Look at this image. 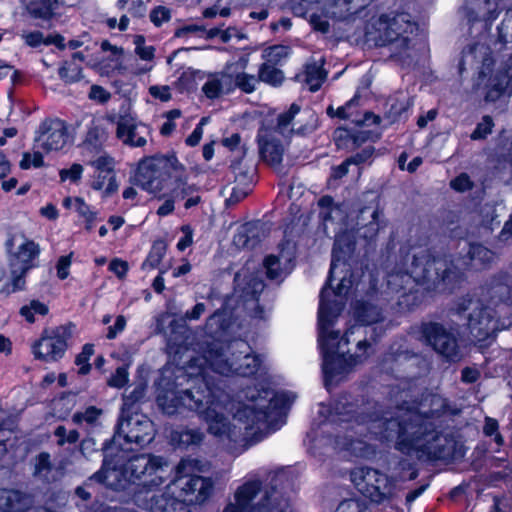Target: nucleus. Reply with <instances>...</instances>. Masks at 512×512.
<instances>
[{"instance_id":"obj_6","label":"nucleus","mask_w":512,"mask_h":512,"mask_svg":"<svg viewBox=\"0 0 512 512\" xmlns=\"http://www.w3.org/2000/svg\"><path fill=\"white\" fill-rule=\"evenodd\" d=\"M193 362L199 366L205 380L207 368L223 376L251 377L260 369L262 359L252 352L247 342L234 340L229 343H211L203 356Z\"/></svg>"},{"instance_id":"obj_20","label":"nucleus","mask_w":512,"mask_h":512,"mask_svg":"<svg viewBox=\"0 0 512 512\" xmlns=\"http://www.w3.org/2000/svg\"><path fill=\"white\" fill-rule=\"evenodd\" d=\"M69 140L67 126L60 119L44 120L38 130L35 141L46 152L62 150Z\"/></svg>"},{"instance_id":"obj_27","label":"nucleus","mask_w":512,"mask_h":512,"mask_svg":"<svg viewBox=\"0 0 512 512\" xmlns=\"http://www.w3.org/2000/svg\"><path fill=\"white\" fill-rule=\"evenodd\" d=\"M264 224L256 222H248L240 227L234 235L233 242L236 246L242 248H254L264 237Z\"/></svg>"},{"instance_id":"obj_4","label":"nucleus","mask_w":512,"mask_h":512,"mask_svg":"<svg viewBox=\"0 0 512 512\" xmlns=\"http://www.w3.org/2000/svg\"><path fill=\"white\" fill-rule=\"evenodd\" d=\"M169 478V462L166 458L152 453H141L129 457L121 464L114 459H107L106 455L101 470L90 479L114 490L133 487L134 500L139 506L152 512H167V508L175 504V498L161 496L159 499L153 495L149 501H142L140 496L157 491Z\"/></svg>"},{"instance_id":"obj_51","label":"nucleus","mask_w":512,"mask_h":512,"mask_svg":"<svg viewBox=\"0 0 512 512\" xmlns=\"http://www.w3.org/2000/svg\"><path fill=\"white\" fill-rule=\"evenodd\" d=\"M494 126L493 120L490 116L486 115L482 118V121L477 124V127L471 134V139L479 140L484 139L492 132Z\"/></svg>"},{"instance_id":"obj_24","label":"nucleus","mask_w":512,"mask_h":512,"mask_svg":"<svg viewBox=\"0 0 512 512\" xmlns=\"http://www.w3.org/2000/svg\"><path fill=\"white\" fill-rule=\"evenodd\" d=\"M200 80H204L202 85V92L208 99L219 98L224 93L233 91V83L228 72H217L205 74L202 72L196 73Z\"/></svg>"},{"instance_id":"obj_33","label":"nucleus","mask_w":512,"mask_h":512,"mask_svg":"<svg viewBox=\"0 0 512 512\" xmlns=\"http://www.w3.org/2000/svg\"><path fill=\"white\" fill-rule=\"evenodd\" d=\"M322 60L307 63L303 73V81L309 86L312 92L320 89L326 79L327 73L322 67Z\"/></svg>"},{"instance_id":"obj_63","label":"nucleus","mask_w":512,"mask_h":512,"mask_svg":"<svg viewBox=\"0 0 512 512\" xmlns=\"http://www.w3.org/2000/svg\"><path fill=\"white\" fill-rule=\"evenodd\" d=\"M450 186L458 192H464L471 189L473 184L469 176L462 173L451 181Z\"/></svg>"},{"instance_id":"obj_64","label":"nucleus","mask_w":512,"mask_h":512,"mask_svg":"<svg viewBox=\"0 0 512 512\" xmlns=\"http://www.w3.org/2000/svg\"><path fill=\"white\" fill-rule=\"evenodd\" d=\"M149 93L152 97L162 102H167L171 99L170 87L167 85H153L149 88Z\"/></svg>"},{"instance_id":"obj_9","label":"nucleus","mask_w":512,"mask_h":512,"mask_svg":"<svg viewBox=\"0 0 512 512\" xmlns=\"http://www.w3.org/2000/svg\"><path fill=\"white\" fill-rule=\"evenodd\" d=\"M184 172V165L174 153L155 155L139 162L135 182L149 193H158L164 189L167 178Z\"/></svg>"},{"instance_id":"obj_42","label":"nucleus","mask_w":512,"mask_h":512,"mask_svg":"<svg viewBox=\"0 0 512 512\" xmlns=\"http://www.w3.org/2000/svg\"><path fill=\"white\" fill-rule=\"evenodd\" d=\"M58 73L61 80L68 84L78 82L82 78V68L73 62L65 61Z\"/></svg>"},{"instance_id":"obj_17","label":"nucleus","mask_w":512,"mask_h":512,"mask_svg":"<svg viewBox=\"0 0 512 512\" xmlns=\"http://www.w3.org/2000/svg\"><path fill=\"white\" fill-rule=\"evenodd\" d=\"M300 110V106L293 103L287 111L277 116L275 125L263 126L261 129H271L273 130V135L281 136L285 139L290 138L294 134L306 136L314 132L318 127L317 115L310 110H306L301 113V118L294 122V118L300 114Z\"/></svg>"},{"instance_id":"obj_18","label":"nucleus","mask_w":512,"mask_h":512,"mask_svg":"<svg viewBox=\"0 0 512 512\" xmlns=\"http://www.w3.org/2000/svg\"><path fill=\"white\" fill-rule=\"evenodd\" d=\"M125 410L123 409V414ZM154 423L144 414L134 413L120 419L113 443L121 445V439L126 443H134L140 447L151 443L155 437Z\"/></svg>"},{"instance_id":"obj_44","label":"nucleus","mask_w":512,"mask_h":512,"mask_svg":"<svg viewBox=\"0 0 512 512\" xmlns=\"http://www.w3.org/2000/svg\"><path fill=\"white\" fill-rule=\"evenodd\" d=\"M289 49L283 45H274L263 51L262 57L265 63L277 65L282 59L288 56Z\"/></svg>"},{"instance_id":"obj_46","label":"nucleus","mask_w":512,"mask_h":512,"mask_svg":"<svg viewBox=\"0 0 512 512\" xmlns=\"http://www.w3.org/2000/svg\"><path fill=\"white\" fill-rule=\"evenodd\" d=\"M178 442L182 446L198 445L204 439V433L199 429H185L176 433Z\"/></svg>"},{"instance_id":"obj_41","label":"nucleus","mask_w":512,"mask_h":512,"mask_svg":"<svg viewBox=\"0 0 512 512\" xmlns=\"http://www.w3.org/2000/svg\"><path fill=\"white\" fill-rule=\"evenodd\" d=\"M102 414V410L95 406L86 408L83 412H76L72 416L73 423L77 425L86 424L87 426H95Z\"/></svg>"},{"instance_id":"obj_57","label":"nucleus","mask_w":512,"mask_h":512,"mask_svg":"<svg viewBox=\"0 0 512 512\" xmlns=\"http://www.w3.org/2000/svg\"><path fill=\"white\" fill-rule=\"evenodd\" d=\"M333 138L338 148H345L352 141V133L347 128L339 127L334 131Z\"/></svg>"},{"instance_id":"obj_43","label":"nucleus","mask_w":512,"mask_h":512,"mask_svg":"<svg viewBox=\"0 0 512 512\" xmlns=\"http://www.w3.org/2000/svg\"><path fill=\"white\" fill-rule=\"evenodd\" d=\"M91 165L99 174L110 175L114 173V159L107 153L103 152L99 154L95 159L89 161Z\"/></svg>"},{"instance_id":"obj_30","label":"nucleus","mask_w":512,"mask_h":512,"mask_svg":"<svg viewBox=\"0 0 512 512\" xmlns=\"http://www.w3.org/2000/svg\"><path fill=\"white\" fill-rule=\"evenodd\" d=\"M467 256L470 260L469 265L474 269L488 268L496 259V254L479 243H471Z\"/></svg>"},{"instance_id":"obj_3","label":"nucleus","mask_w":512,"mask_h":512,"mask_svg":"<svg viewBox=\"0 0 512 512\" xmlns=\"http://www.w3.org/2000/svg\"><path fill=\"white\" fill-rule=\"evenodd\" d=\"M446 400L437 394H427L412 406H397L376 421L373 429L381 438L396 439V449L402 453L416 452L418 458H440L441 437L435 420L445 412Z\"/></svg>"},{"instance_id":"obj_50","label":"nucleus","mask_w":512,"mask_h":512,"mask_svg":"<svg viewBox=\"0 0 512 512\" xmlns=\"http://www.w3.org/2000/svg\"><path fill=\"white\" fill-rule=\"evenodd\" d=\"M106 139V130L100 124L93 123L87 132L86 143L93 146H98L101 145Z\"/></svg>"},{"instance_id":"obj_19","label":"nucleus","mask_w":512,"mask_h":512,"mask_svg":"<svg viewBox=\"0 0 512 512\" xmlns=\"http://www.w3.org/2000/svg\"><path fill=\"white\" fill-rule=\"evenodd\" d=\"M69 336L70 332L65 326L43 330L41 337L32 345L34 357L45 362L58 361L67 350Z\"/></svg>"},{"instance_id":"obj_53","label":"nucleus","mask_w":512,"mask_h":512,"mask_svg":"<svg viewBox=\"0 0 512 512\" xmlns=\"http://www.w3.org/2000/svg\"><path fill=\"white\" fill-rule=\"evenodd\" d=\"M129 379V373L127 368L118 367L114 374L108 380V385L114 388H122L124 387Z\"/></svg>"},{"instance_id":"obj_47","label":"nucleus","mask_w":512,"mask_h":512,"mask_svg":"<svg viewBox=\"0 0 512 512\" xmlns=\"http://www.w3.org/2000/svg\"><path fill=\"white\" fill-rule=\"evenodd\" d=\"M136 55L144 61H152L154 59L155 48L145 45V37L136 35L133 39Z\"/></svg>"},{"instance_id":"obj_49","label":"nucleus","mask_w":512,"mask_h":512,"mask_svg":"<svg viewBox=\"0 0 512 512\" xmlns=\"http://www.w3.org/2000/svg\"><path fill=\"white\" fill-rule=\"evenodd\" d=\"M54 436L57 438V444L63 446L65 444H74L79 440V433L77 430H70L60 425L54 430Z\"/></svg>"},{"instance_id":"obj_61","label":"nucleus","mask_w":512,"mask_h":512,"mask_svg":"<svg viewBox=\"0 0 512 512\" xmlns=\"http://www.w3.org/2000/svg\"><path fill=\"white\" fill-rule=\"evenodd\" d=\"M82 173H83L82 165L75 163L69 169L61 170L60 178L62 181L69 179L72 182H76L81 178Z\"/></svg>"},{"instance_id":"obj_1","label":"nucleus","mask_w":512,"mask_h":512,"mask_svg":"<svg viewBox=\"0 0 512 512\" xmlns=\"http://www.w3.org/2000/svg\"><path fill=\"white\" fill-rule=\"evenodd\" d=\"M204 386L205 390L160 389L158 406L168 415L182 408L197 412L207 424L208 433L230 450L247 449L277 431L292 403L288 393L248 387L242 391L246 402L236 404L229 394L210 386L207 380Z\"/></svg>"},{"instance_id":"obj_38","label":"nucleus","mask_w":512,"mask_h":512,"mask_svg":"<svg viewBox=\"0 0 512 512\" xmlns=\"http://www.w3.org/2000/svg\"><path fill=\"white\" fill-rule=\"evenodd\" d=\"M173 177L175 181L170 192L173 199L183 200L197 192L198 188L186 181L185 172L183 174H174Z\"/></svg>"},{"instance_id":"obj_62","label":"nucleus","mask_w":512,"mask_h":512,"mask_svg":"<svg viewBox=\"0 0 512 512\" xmlns=\"http://www.w3.org/2000/svg\"><path fill=\"white\" fill-rule=\"evenodd\" d=\"M127 320L123 315H118L116 317L115 323L112 326L108 327L107 331V339L112 340L115 339L120 333H122L126 327Z\"/></svg>"},{"instance_id":"obj_32","label":"nucleus","mask_w":512,"mask_h":512,"mask_svg":"<svg viewBox=\"0 0 512 512\" xmlns=\"http://www.w3.org/2000/svg\"><path fill=\"white\" fill-rule=\"evenodd\" d=\"M60 4L61 0H34L27 5V11L35 19L50 20Z\"/></svg>"},{"instance_id":"obj_39","label":"nucleus","mask_w":512,"mask_h":512,"mask_svg":"<svg viewBox=\"0 0 512 512\" xmlns=\"http://www.w3.org/2000/svg\"><path fill=\"white\" fill-rule=\"evenodd\" d=\"M284 73L276 68V65L263 63L258 70L259 82H264L271 86H279L284 81Z\"/></svg>"},{"instance_id":"obj_15","label":"nucleus","mask_w":512,"mask_h":512,"mask_svg":"<svg viewBox=\"0 0 512 512\" xmlns=\"http://www.w3.org/2000/svg\"><path fill=\"white\" fill-rule=\"evenodd\" d=\"M329 418L330 422L337 426L334 435V449L337 454L350 462L352 457L350 438L352 402L350 395H343L335 400Z\"/></svg>"},{"instance_id":"obj_36","label":"nucleus","mask_w":512,"mask_h":512,"mask_svg":"<svg viewBox=\"0 0 512 512\" xmlns=\"http://www.w3.org/2000/svg\"><path fill=\"white\" fill-rule=\"evenodd\" d=\"M414 283H416V280H414L411 268L407 272H391L387 276V286L392 292L398 293L402 290H410Z\"/></svg>"},{"instance_id":"obj_8","label":"nucleus","mask_w":512,"mask_h":512,"mask_svg":"<svg viewBox=\"0 0 512 512\" xmlns=\"http://www.w3.org/2000/svg\"><path fill=\"white\" fill-rule=\"evenodd\" d=\"M478 62H481V67L473 89L483 92L487 101H495L502 95L512 78V69L508 68L495 72L492 68L493 59L490 48L485 44L476 43L463 52L460 71L463 70L464 64Z\"/></svg>"},{"instance_id":"obj_23","label":"nucleus","mask_w":512,"mask_h":512,"mask_svg":"<svg viewBox=\"0 0 512 512\" xmlns=\"http://www.w3.org/2000/svg\"><path fill=\"white\" fill-rule=\"evenodd\" d=\"M501 0H470L464 7L465 16L469 23L483 21L485 27L491 24L502 9Z\"/></svg>"},{"instance_id":"obj_37","label":"nucleus","mask_w":512,"mask_h":512,"mask_svg":"<svg viewBox=\"0 0 512 512\" xmlns=\"http://www.w3.org/2000/svg\"><path fill=\"white\" fill-rule=\"evenodd\" d=\"M233 83V90L238 88L246 94L253 93L259 84L258 76L243 71L228 72Z\"/></svg>"},{"instance_id":"obj_10","label":"nucleus","mask_w":512,"mask_h":512,"mask_svg":"<svg viewBox=\"0 0 512 512\" xmlns=\"http://www.w3.org/2000/svg\"><path fill=\"white\" fill-rule=\"evenodd\" d=\"M6 248L11 252V291L23 290L25 286L24 277L34 267L33 261L40 253L39 245L28 239L23 232L16 231L9 234Z\"/></svg>"},{"instance_id":"obj_2","label":"nucleus","mask_w":512,"mask_h":512,"mask_svg":"<svg viewBox=\"0 0 512 512\" xmlns=\"http://www.w3.org/2000/svg\"><path fill=\"white\" fill-rule=\"evenodd\" d=\"M352 241L348 233L335 238L332 261L326 284L320 292L318 309V342L323 356L322 369L328 390L350 373L352 355L348 331L343 336L329 331L334 319L343 310L352 288Z\"/></svg>"},{"instance_id":"obj_45","label":"nucleus","mask_w":512,"mask_h":512,"mask_svg":"<svg viewBox=\"0 0 512 512\" xmlns=\"http://www.w3.org/2000/svg\"><path fill=\"white\" fill-rule=\"evenodd\" d=\"M93 354L94 346L92 344H85L82 351L75 358V364L79 366V374L87 375L90 372L91 365L89 360Z\"/></svg>"},{"instance_id":"obj_7","label":"nucleus","mask_w":512,"mask_h":512,"mask_svg":"<svg viewBox=\"0 0 512 512\" xmlns=\"http://www.w3.org/2000/svg\"><path fill=\"white\" fill-rule=\"evenodd\" d=\"M289 486L283 471L274 473L265 487L258 480H248L236 489L234 502L222 512H289Z\"/></svg>"},{"instance_id":"obj_40","label":"nucleus","mask_w":512,"mask_h":512,"mask_svg":"<svg viewBox=\"0 0 512 512\" xmlns=\"http://www.w3.org/2000/svg\"><path fill=\"white\" fill-rule=\"evenodd\" d=\"M167 245L163 240H157L153 243L152 248L146 258V260L142 263V269H154L156 268L160 262L162 261L165 253H166Z\"/></svg>"},{"instance_id":"obj_16","label":"nucleus","mask_w":512,"mask_h":512,"mask_svg":"<svg viewBox=\"0 0 512 512\" xmlns=\"http://www.w3.org/2000/svg\"><path fill=\"white\" fill-rule=\"evenodd\" d=\"M421 333L425 342L447 361L459 362L463 358V351L454 330L440 323L428 322L422 324Z\"/></svg>"},{"instance_id":"obj_60","label":"nucleus","mask_w":512,"mask_h":512,"mask_svg":"<svg viewBox=\"0 0 512 512\" xmlns=\"http://www.w3.org/2000/svg\"><path fill=\"white\" fill-rule=\"evenodd\" d=\"M43 165V156L40 152H35L33 155L30 153H24L23 158L20 162V167L22 169H29L31 166L33 167H41Z\"/></svg>"},{"instance_id":"obj_52","label":"nucleus","mask_w":512,"mask_h":512,"mask_svg":"<svg viewBox=\"0 0 512 512\" xmlns=\"http://www.w3.org/2000/svg\"><path fill=\"white\" fill-rule=\"evenodd\" d=\"M352 164V156L347 157L340 165L331 168V175L328 181L330 186H333L336 181L342 179L349 172L350 165Z\"/></svg>"},{"instance_id":"obj_34","label":"nucleus","mask_w":512,"mask_h":512,"mask_svg":"<svg viewBox=\"0 0 512 512\" xmlns=\"http://www.w3.org/2000/svg\"><path fill=\"white\" fill-rule=\"evenodd\" d=\"M34 475L46 483H51L58 479L60 472L53 468L49 453L42 452L38 455Z\"/></svg>"},{"instance_id":"obj_29","label":"nucleus","mask_w":512,"mask_h":512,"mask_svg":"<svg viewBox=\"0 0 512 512\" xmlns=\"http://www.w3.org/2000/svg\"><path fill=\"white\" fill-rule=\"evenodd\" d=\"M320 217L324 222H342L347 218L344 204H336L331 196L325 195L318 201Z\"/></svg>"},{"instance_id":"obj_56","label":"nucleus","mask_w":512,"mask_h":512,"mask_svg":"<svg viewBox=\"0 0 512 512\" xmlns=\"http://www.w3.org/2000/svg\"><path fill=\"white\" fill-rule=\"evenodd\" d=\"M170 17L171 14L169 9L163 6L156 7L150 13V20L157 27L161 26L164 22L169 21Z\"/></svg>"},{"instance_id":"obj_26","label":"nucleus","mask_w":512,"mask_h":512,"mask_svg":"<svg viewBox=\"0 0 512 512\" xmlns=\"http://www.w3.org/2000/svg\"><path fill=\"white\" fill-rule=\"evenodd\" d=\"M378 208L376 205H369L359 211L357 216V234L364 239H373L379 230Z\"/></svg>"},{"instance_id":"obj_5","label":"nucleus","mask_w":512,"mask_h":512,"mask_svg":"<svg viewBox=\"0 0 512 512\" xmlns=\"http://www.w3.org/2000/svg\"><path fill=\"white\" fill-rule=\"evenodd\" d=\"M417 23L407 12L389 11L371 17L364 27L365 43L385 47L393 51L392 57L401 63L411 58V37Z\"/></svg>"},{"instance_id":"obj_35","label":"nucleus","mask_w":512,"mask_h":512,"mask_svg":"<svg viewBox=\"0 0 512 512\" xmlns=\"http://www.w3.org/2000/svg\"><path fill=\"white\" fill-rule=\"evenodd\" d=\"M382 319L381 310L370 303H357L354 307V321L363 325L376 323Z\"/></svg>"},{"instance_id":"obj_55","label":"nucleus","mask_w":512,"mask_h":512,"mask_svg":"<svg viewBox=\"0 0 512 512\" xmlns=\"http://www.w3.org/2000/svg\"><path fill=\"white\" fill-rule=\"evenodd\" d=\"M74 209L88 223H92L96 218V214L91 211L89 205H87L81 198L74 199Z\"/></svg>"},{"instance_id":"obj_28","label":"nucleus","mask_w":512,"mask_h":512,"mask_svg":"<svg viewBox=\"0 0 512 512\" xmlns=\"http://www.w3.org/2000/svg\"><path fill=\"white\" fill-rule=\"evenodd\" d=\"M380 123V117L366 112L362 119L354 120V146L358 142H365L377 138L376 128Z\"/></svg>"},{"instance_id":"obj_25","label":"nucleus","mask_w":512,"mask_h":512,"mask_svg":"<svg viewBox=\"0 0 512 512\" xmlns=\"http://www.w3.org/2000/svg\"><path fill=\"white\" fill-rule=\"evenodd\" d=\"M257 140L263 160L271 165H279L283 158L284 147L281 140L273 135V130L260 128Z\"/></svg>"},{"instance_id":"obj_11","label":"nucleus","mask_w":512,"mask_h":512,"mask_svg":"<svg viewBox=\"0 0 512 512\" xmlns=\"http://www.w3.org/2000/svg\"><path fill=\"white\" fill-rule=\"evenodd\" d=\"M193 460L182 459L176 467V475L167 485L180 490L178 497L191 504H203L213 492V482L209 478L188 475Z\"/></svg>"},{"instance_id":"obj_58","label":"nucleus","mask_w":512,"mask_h":512,"mask_svg":"<svg viewBox=\"0 0 512 512\" xmlns=\"http://www.w3.org/2000/svg\"><path fill=\"white\" fill-rule=\"evenodd\" d=\"M483 431L486 436H493L494 440L498 445L503 443V437L498 433V422L490 417H486Z\"/></svg>"},{"instance_id":"obj_54","label":"nucleus","mask_w":512,"mask_h":512,"mask_svg":"<svg viewBox=\"0 0 512 512\" xmlns=\"http://www.w3.org/2000/svg\"><path fill=\"white\" fill-rule=\"evenodd\" d=\"M498 30L502 41L512 42V10L507 11Z\"/></svg>"},{"instance_id":"obj_31","label":"nucleus","mask_w":512,"mask_h":512,"mask_svg":"<svg viewBox=\"0 0 512 512\" xmlns=\"http://www.w3.org/2000/svg\"><path fill=\"white\" fill-rule=\"evenodd\" d=\"M293 254L286 252L284 249L280 251L279 255H269L264 260V266L266 269V275L270 279H279L285 273L286 267H283V263L286 265L291 262Z\"/></svg>"},{"instance_id":"obj_13","label":"nucleus","mask_w":512,"mask_h":512,"mask_svg":"<svg viewBox=\"0 0 512 512\" xmlns=\"http://www.w3.org/2000/svg\"><path fill=\"white\" fill-rule=\"evenodd\" d=\"M354 486L363 496L377 504L392 499L396 494L395 481L372 468L354 471Z\"/></svg>"},{"instance_id":"obj_21","label":"nucleus","mask_w":512,"mask_h":512,"mask_svg":"<svg viewBox=\"0 0 512 512\" xmlns=\"http://www.w3.org/2000/svg\"><path fill=\"white\" fill-rule=\"evenodd\" d=\"M491 303L496 307L495 313L502 316L512 312V278L506 272L494 274L486 284Z\"/></svg>"},{"instance_id":"obj_59","label":"nucleus","mask_w":512,"mask_h":512,"mask_svg":"<svg viewBox=\"0 0 512 512\" xmlns=\"http://www.w3.org/2000/svg\"><path fill=\"white\" fill-rule=\"evenodd\" d=\"M22 39L25 41V43L30 47H38L41 44L45 45V39L43 33L40 31H23L21 33Z\"/></svg>"},{"instance_id":"obj_14","label":"nucleus","mask_w":512,"mask_h":512,"mask_svg":"<svg viewBox=\"0 0 512 512\" xmlns=\"http://www.w3.org/2000/svg\"><path fill=\"white\" fill-rule=\"evenodd\" d=\"M412 275L416 283L445 281L452 273V264L446 256H433L427 249H420L413 254Z\"/></svg>"},{"instance_id":"obj_22","label":"nucleus","mask_w":512,"mask_h":512,"mask_svg":"<svg viewBox=\"0 0 512 512\" xmlns=\"http://www.w3.org/2000/svg\"><path fill=\"white\" fill-rule=\"evenodd\" d=\"M117 138L130 147H143L150 135L149 127L130 116H120L117 121Z\"/></svg>"},{"instance_id":"obj_12","label":"nucleus","mask_w":512,"mask_h":512,"mask_svg":"<svg viewBox=\"0 0 512 512\" xmlns=\"http://www.w3.org/2000/svg\"><path fill=\"white\" fill-rule=\"evenodd\" d=\"M512 319L496 314L490 307L475 303L468 317V329L476 343L482 344L495 340L498 332L509 329Z\"/></svg>"},{"instance_id":"obj_48","label":"nucleus","mask_w":512,"mask_h":512,"mask_svg":"<svg viewBox=\"0 0 512 512\" xmlns=\"http://www.w3.org/2000/svg\"><path fill=\"white\" fill-rule=\"evenodd\" d=\"M19 501L18 494L15 491L0 489V511L12 512L17 507Z\"/></svg>"}]
</instances>
